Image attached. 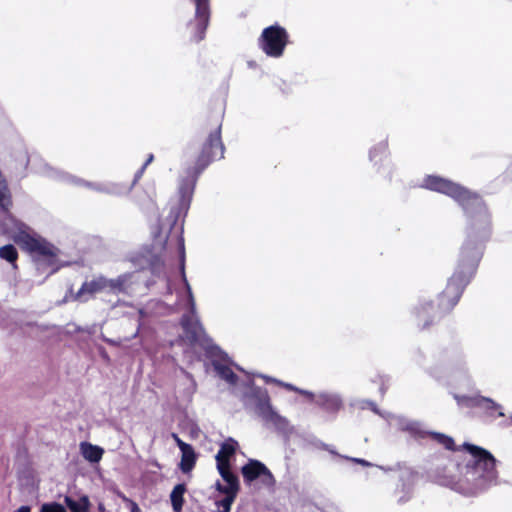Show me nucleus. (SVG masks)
Listing matches in <instances>:
<instances>
[{"mask_svg":"<svg viewBox=\"0 0 512 512\" xmlns=\"http://www.w3.org/2000/svg\"><path fill=\"white\" fill-rule=\"evenodd\" d=\"M172 437L173 439L175 440L177 446L179 447V449L181 450L182 449V444H186L184 441H182L177 434H172Z\"/></svg>","mask_w":512,"mask_h":512,"instance_id":"c756f323","label":"nucleus"},{"mask_svg":"<svg viewBox=\"0 0 512 512\" xmlns=\"http://www.w3.org/2000/svg\"><path fill=\"white\" fill-rule=\"evenodd\" d=\"M462 449L469 457L461 464L460 482H454L450 476L436 475V479L465 496H475L495 485L498 473L494 455L489 450L470 442H464Z\"/></svg>","mask_w":512,"mask_h":512,"instance_id":"f03ea898","label":"nucleus"},{"mask_svg":"<svg viewBox=\"0 0 512 512\" xmlns=\"http://www.w3.org/2000/svg\"><path fill=\"white\" fill-rule=\"evenodd\" d=\"M180 469L184 473L190 472L196 462V454L193 447L190 444H182Z\"/></svg>","mask_w":512,"mask_h":512,"instance_id":"6ab92c4d","label":"nucleus"},{"mask_svg":"<svg viewBox=\"0 0 512 512\" xmlns=\"http://www.w3.org/2000/svg\"><path fill=\"white\" fill-rule=\"evenodd\" d=\"M186 491L184 484H178L174 487L171 492L170 499L173 506L174 511L179 512L183 506V495Z\"/></svg>","mask_w":512,"mask_h":512,"instance_id":"4be33fe9","label":"nucleus"},{"mask_svg":"<svg viewBox=\"0 0 512 512\" xmlns=\"http://www.w3.org/2000/svg\"><path fill=\"white\" fill-rule=\"evenodd\" d=\"M223 480L226 482L225 485L218 481L216 482L215 487L217 491L225 494V498L217 500L215 504L217 506V512H230L231 505L239 490V482L238 478H223Z\"/></svg>","mask_w":512,"mask_h":512,"instance_id":"4468645a","label":"nucleus"},{"mask_svg":"<svg viewBox=\"0 0 512 512\" xmlns=\"http://www.w3.org/2000/svg\"><path fill=\"white\" fill-rule=\"evenodd\" d=\"M316 402L328 410H338L342 405L341 398L336 394L321 393Z\"/></svg>","mask_w":512,"mask_h":512,"instance_id":"aec40b11","label":"nucleus"},{"mask_svg":"<svg viewBox=\"0 0 512 512\" xmlns=\"http://www.w3.org/2000/svg\"><path fill=\"white\" fill-rule=\"evenodd\" d=\"M402 429L409 432L413 437L417 439H424L429 437L447 450H456L455 441L451 436L441 432L426 430L423 428L422 423L418 421H407L403 425Z\"/></svg>","mask_w":512,"mask_h":512,"instance_id":"9b49d317","label":"nucleus"},{"mask_svg":"<svg viewBox=\"0 0 512 512\" xmlns=\"http://www.w3.org/2000/svg\"><path fill=\"white\" fill-rule=\"evenodd\" d=\"M420 187L452 198L466 217L465 239L454 272L448 278L445 289L438 294L437 304L432 300L420 299L412 309L416 326L419 330H425L439 322L458 304L476 275L486 243L492 235V224L487 205L477 192L435 174L426 175Z\"/></svg>","mask_w":512,"mask_h":512,"instance_id":"f257e3e1","label":"nucleus"},{"mask_svg":"<svg viewBox=\"0 0 512 512\" xmlns=\"http://www.w3.org/2000/svg\"><path fill=\"white\" fill-rule=\"evenodd\" d=\"M18 253L16 248L9 244L5 245L3 247H0V258L10 262L14 263L17 259Z\"/></svg>","mask_w":512,"mask_h":512,"instance_id":"b1692460","label":"nucleus"},{"mask_svg":"<svg viewBox=\"0 0 512 512\" xmlns=\"http://www.w3.org/2000/svg\"><path fill=\"white\" fill-rule=\"evenodd\" d=\"M288 42L286 30L279 25H272L263 30L259 46L270 57H281Z\"/></svg>","mask_w":512,"mask_h":512,"instance_id":"6e6552de","label":"nucleus"},{"mask_svg":"<svg viewBox=\"0 0 512 512\" xmlns=\"http://www.w3.org/2000/svg\"><path fill=\"white\" fill-rule=\"evenodd\" d=\"M386 473L391 480L396 481L395 496L399 504L408 502L413 494L414 486L419 479V474L410 467H400L394 471L386 468Z\"/></svg>","mask_w":512,"mask_h":512,"instance_id":"0eeeda50","label":"nucleus"},{"mask_svg":"<svg viewBox=\"0 0 512 512\" xmlns=\"http://www.w3.org/2000/svg\"><path fill=\"white\" fill-rule=\"evenodd\" d=\"M223 154L224 147L221 142L220 128H217L209 135L204 144L202 153L196 162L195 172L191 175L190 179L183 180L179 186L182 206L187 207L189 205L196 176L201 173L211 161L223 158Z\"/></svg>","mask_w":512,"mask_h":512,"instance_id":"20e7f679","label":"nucleus"},{"mask_svg":"<svg viewBox=\"0 0 512 512\" xmlns=\"http://www.w3.org/2000/svg\"><path fill=\"white\" fill-rule=\"evenodd\" d=\"M13 228L9 229V234L13 240L20 245L23 249L38 254L43 257L52 256V246L46 243L43 239L37 238L31 234L29 227L25 224L11 219Z\"/></svg>","mask_w":512,"mask_h":512,"instance_id":"423d86ee","label":"nucleus"},{"mask_svg":"<svg viewBox=\"0 0 512 512\" xmlns=\"http://www.w3.org/2000/svg\"><path fill=\"white\" fill-rule=\"evenodd\" d=\"M213 365H214V368H215L216 372L218 373V375L222 379L226 380L230 384H234L235 383L236 376H235V374L233 373V371L231 370L230 367H228L227 365L222 364V363H220L218 361H215L213 363Z\"/></svg>","mask_w":512,"mask_h":512,"instance_id":"5701e85b","label":"nucleus"},{"mask_svg":"<svg viewBox=\"0 0 512 512\" xmlns=\"http://www.w3.org/2000/svg\"><path fill=\"white\" fill-rule=\"evenodd\" d=\"M415 360L421 366L426 365L425 357L421 350L417 351V356L415 357Z\"/></svg>","mask_w":512,"mask_h":512,"instance_id":"cd10ccee","label":"nucleus"},{"mask_svg":"<svg viewBox=\"0 0 512 512\" xmlns=\"http://www.w3.org/2000/svg\"><path fill=\"white\" fill-rule=\"evenodd\" d=\"M256 396V412L262 420L267 424H271L276 427H284L287 421L273 409L267 393L265 391L258 390L256 392Z\"/></svg>","mask_w":512,"mask_h":512,"instance_id":"ddd939ff","label":"nucleus"},{"mask_svg":"<svg viewBox=\"0 0 512 512\" xmlns=\"http://www.w3.org/2000/svg\"><path fill=\"white\" fill-rule=\"evenodd\" d=\"M180 250H181V257L184 258V244L183 241L180 240Z\"/></svg>","mask_w":512,"mask_h":512,"instance_id":"473e14b6","label":"nucleus"},{"mask_svg":"<svg viewBox=\"0 0 512 512\" xmlns=\"http://www.w3.org/2000/svg\"><path fill=\"white\" fill-rule=\"evenodd\" d=\"M242 475L246 482H252L261 477L262 482L266 485H274L275 479L269 469L260 461L249 460L248 463L242 467Z\"/></svg>","mask_w":512,"mask_h":512,"instance_id":"2eb2a0df","label":"nucleus"},{"mask_svg":"<svg viewBox=\"0 0 512 512\" xmlns=\"http://www.w3.org/2000/svg\"><path fill=\"white\" fill-rule=\"evenodd\" d=\"M119 497L125 502L127 503L129 509H130V512H140V508L139 506L137 505L136 502H134L133 500L129 499L128 497H126L124 494L122 493H119Z\"/></svg>","mask_w":512,"mask_h":512,"instance_id":"a878e982","label":"nucleus"},{"mask_svg":"<svg viewBox=\"0 0 512 512\" xmlns=\"http://www.w3.org/2000/svg\"><path fill=\"white\" fill-rule=\"evenodd\" d=\"M133 274H123L115 279H108L103 276L93 278L83 283L75 298L79 301H87L96 293H120L125 292L132 283Z\"/></svg>","mask_w":512,"mask_h":512,"instance_id":"39448f33","label":"nucleus"},{"mask_svg":"<svg viewBox=\"0 0 512 512\" xmlns=\"http://www.w3.org/2000/svg\"><path fill=\"white\" fill-rule=\"evenodd\" d=\"M434 358L435 363L428 368V372L437 381H442L446 377L465 375L468 372L466 354L458 342L439 349Z\"/></svg>","mask_w":512,"mask_h":512,"instance_id":"7ed1b4c3","label":"nucleus"},{"mask_svg":"<svg viewBox=\"0 0 512 512\" xmlns=\"http://www.w3.org/2000/svg\"><path fill=\"white\" fill-rule=\"evenodd\" d=\"M152 160H153V155L151 154V155H149L147 161L142 166L141 170L136 175V178H139L141 176V174L143 173L144 169L147 167L148 164H150L152 162Z\"/></svg>","mask_w":512,"mask_h":512,"instance_id":"c85d7f7f","label":"nucleus"},{"mask_svg":"<svg viewBox=\"0 0 512 512\" xmlns=\"http://www.w3.org/2000/svg\"><path fill=\"white\" fill-rule=\"evenodd\" d=\"M460 470H461L460 463H455L452 460L442 457V458H437L434 463H431V465L426 468V474H427V477L431 481H433L441 486L447 487L445 484L440 483L436 479V475L450 476L452 478V480H454V482H460V476H458V474H460Z\"/></svg>","mask_w":512,"mask_h":512,"instance_id":"f8f14e48","label":"nucleus"},{"mask_svg":"<svg viewBox=\"0 0 512 512\" xmlns=\"http://www.w3.org/2000/svg\"><path fill=\"white\" fill-rule=\"evenodd\" d=\"M52 172H53V174L54 173L56 174L55 177H57L61 180L67 181V182L75 184V185H84L90 189H93V190H96L99 192H104V193H109V194H121V193H125L129 190V189L121 187L117 184L89 183V182H85L81 179H78L74 176L68 175L66 173H62V172L60 173L57 171H52Z\"/></svg>","mask_w":512,"mask_h":512,"instance_id":"f3484780","label":"nucleus"},{"mask_svg":"<svg viewBox=\"0 0 512 512\" xmlns=\"http://www.w3.org/2000/svg\"><path fill=\"white\" fill-rule=\"evenodd\" d=\"M82 457L90 463H98L104 454V449L89 442H81L79 445Z\"/></svg>","mask_w":512,"mask_h":512,"instance_id":"a211bd4d","label":"nucleus"},{"mask_svg":"<svg viewBox=\"0 0 512 512\" xmlns=\"http://www.w3.org/2000/svg\"><path fill=\"white\" fill-rule=\"evenodd\" d=\"M15 512H31V508L29 506H21Z\"/></svg>","mask_w":512,"mask_h":512,"instance_id":"2f4dec72","label":"nucleus"},{"mask_svg":"<svg viewBox=\"0 0 512 512\" xmlns=\"http://www.w3.org/2000/svg\"><path fill=\"white\" fill-rule=\"evenodd\" d=\"M284 386H285L287 389H289V390L297 391V392H299V393H301V394H303V395H306V396H309V397H313V394H312V393H310L309 391L300 390V389H298V388L294 387V386H293V385H291V384H285Z\"/></svg>","mask_w":512,"mask_h":512,"instance_id":"bb28decb","label":"nucleus"},{"mask_svg":"<svg viewBox=\"0 0 512 512\" xmlns=\"http://www.w3.org/2000/svg\"><path fill=\"white\" fill-rule=\"evenodd\" d=\"M385 417H386V421H388V420H389V418H391V417H393V416H392L391 414H389V413H387V412H386Z\"/></svg>","mask_w":512,"mask_h":512,"instance_id":"f704fd0d","label":"nucleus"},{"mask_svg":"<svg viewBox=\"0 0 512 512\" xmlns=\"http://www.w3.org/2000/svg\"><path fill=\"white\" fill-rule=\"evenodd\" d=\"M64 502L71 512H88L90 507V501L87 496H81L78 500L65 496Z\"/></svg>","mask_w":512,"mask_h":512,"instance_id":"412c9836","label":"nucleus"},{"mask_svg":"<svg viewBox=\"0 0 512 512\" xmlns=\"http://www.w3.org/2000/svg\"><path fill=\"white\" fill-rule=\"evenodd\" d=\"M40 512H66V509L59 503L51 502L43 504L41 506Z\"/></svg>","mask_w":512,"mask_h":512,"instance_id":"393cba45","label":"nucleus"},{"mask_svg":"<svg viewBox=\"0 0 512 512\" xmlns=\"http://www.w3.org/2000/svg\"><path fill=\"white\" fill-rule=\"evenodd\" d=\"M237 442L233 439L225 441L216 454L217 469L222 478H237L229 468V458L234 454Z\"/></svg>","mask_w":512,"mask_h":512,"instance_id":"dca6fc26","label":"nucleus"},{"mask_svg":"<svg viewBox=\"0 0 512 512\" xmlns=\"http://www.w3.org/2000/svg\"><path fill=\"white\" fill-rule=\"evenodd\" d=\"M508 425H509V426H512V414H511V415H510V417H509Z\"/></svg>","mask_w":512,"mask_h":512,"instance_id":"c9c22d12","label":"nucleus"},{"mask_svg":"<svg viewBox=\"0 0 512 512\" xmlns=\"http://www.w3.org/2000/svg\"><path fill=\"white\" fill-rule=\"evenodd\" d=\"M182 277L185 282L187 292H188V301L190 305V314L186 315L182 319V326L184 329L185 337L190 343H202L205 339V333L202 325L200 324L198 318L195 315V301L194 297L188 284L185 273H184V265L182 264Z\"/></svg>","mask_w":512,"mask_h":512,"instance_id":"1a4fd4ad","label":"nucleus"},{"mask_svg":"<svg viewBox=\"0 0 512 512\" xmlns=\"http://www.w3.org/2000/svg\"><path fill=\"white\" fill-rule=\"evenodd\" d=\"M455 400L458 404H462L468 408H478L483 410L487 415L491 417H503V407L494 401L490 397L482 395H454Z\"/></svg>","mask_w":512,"mask_h":512,"instance_id":"9d476101","label":"nucleus"},{"mask_svg":"<svg viewBox=\"0 0 512 512\" xmlns=\"http://www.w3.org/2000/svg\"><path fill=\"white\" fill-rule=\"evenodd\" d=\"M375 158H376L375 150H372V151L370 152V159H371V160H375Z\"/></svg>","mask_w":512,"mask_h":512,"instance_id":"72a5a7b5","label":"nucleus"},{"mask_svg":"<svg viewBox=\"0 0 512 512\" xmlns=\"http://www.w3.org/2000/svg\"><path fill=\"white\" fill-rule=\"evenodd\" d=\"M98 508H99V510H100L101 512H103V511H104V506H103L102 504H100Z\"/></svg>","mask_w":512,"mask_h":512,"instance_id":"e433bc0d","label":"nucleus"},{"mask_svg":"<svg viewBox=\"0 0 512 512\" xmlns=\"http://www.w3.org/2000/svg\"><path fill=\"white\" fill-rule=\"evenodd\" d=\"M352 461L356 462V463H360L362 465H365V466H369L370 463H368L367 461L363 460V459H359V458H353Z\"/></svg>","mask_w":512,"mask_h":512,"instance_id":"7c9ffc66","label":"nucleus"}]
</instances>
